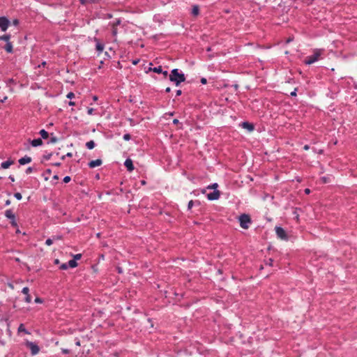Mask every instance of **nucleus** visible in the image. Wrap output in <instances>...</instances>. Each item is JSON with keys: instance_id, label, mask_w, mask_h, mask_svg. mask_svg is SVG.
Returning <instances> with one entry per match:
<instances>
[{"instance_id": "nucleus-43", "label": "nucleus", "mask_w": 357, "mask_h": 357, "mask_svg": "<svg viewBox=\"0 0 357 357\" xmlns=\"http://www.w3.org/2000/svg\"><path fill=\"white\" fill-rule=\"evenodd\" d=\"M20 22L17 19H15L13 21V24L15 26H17L19 24Z\"/></svg>"}, {"instance_id": "nucleus-51", "label": "nucleus", "mask_w": 357, "mask_h": 357, "mask_svg": "<svg viewBox=\"0 0 357 357\" xmlns=\"http://www.w3.org/2000/svg\"><path fill=\"white\" fill-rule=\"evenodd\" d=\"M73 156V153H68L66 155V157H68V158H71Z\"/></svg>"}, {"instance_id": "nucleus-14", "label": "nucleus", "mask_w": 357, "mask_h": 357, "mask_svg": "<svg viewBox=\"0 0 357 357\" xmlns=\"http://www.w3.org/2000/svg\"><path fill=\"white\" fill-rule=\"evenodd\" d=\"M14 163L13 160H6L1 163V168L8 169L11 165Z\"/></svg>"}, {"instance_id": "nucleus-33", "label": "nucleus", "mask_w": 357, "mask_h": 357, "mask_svg": "<svg viewBox=\"0 0 357 357\" xmlns=\"http://www.w3.org/2000/svg\"><path fill=\"white\" fill-rule=\"evenodd\" d=\"M71 180V178L69 176H66L63 178V181L66 183L70 182Z\"/></svg>"}, {"instance_id": "nucleus-61", "label": "nucleus", "mask_w": 357, "mask_h": 357, "mask_svg": "<svg viewBox=\"0 0 357 357\" xmlns=\"http://www.w3.org/2000/svg\"><path fill=\"white\" fill-rule=\"evenodd\" d=\"M75 344H76L77 346H79V345H80V342H79V340L76 341Z\"/></svg>"}, {"instance_id": "nucleus-36", "label": "nucleus", "mask_w": 357, "mask_h": 357, "mask_svg": "<svg viewBox=\"0 0 357 357\" xmlns=\"http://www.w3.org/2000/svg\"><path fill=\"white\" fill-rule=\"evenodd\" d=\"M193 205H194V202L192 200H190L188 204V209L190 210L192 208V207L193 206Z\"/></svg>"}, {"instance_id": "nucleus-56", "label": "nucleus", "mask_w": 357, "mask_h": 357, "mask_svg": "<svg viewBox=\"0 0 357 357\" xmlns=\"http://www.w3.org/2000/svg\"><path fill=\"white\" fill-rule=\"evenodd\" d=\"M170 91H171V89H170V87H167V88H166V89H165V92H167V93H169Z\"/></svg>"}, {"instance_id": "nucleus-59", "label": "nucleus", "mask_w": 357, "mask_h": 357, "mask_svg": "<svg viewBox=\"0 0 357 357\" xmlns=\"http://www.w3.org/2000/svg\"><path fill=\"white\" fill-rule=\"evenodd\" d=\"M93 100L94 101H96V100H98V96H93Z\"/></svg>"}, {"instance_id": "nucleus-2", "label": "nucleus", "mask_w": 357, "mask_h": 357, "mask_svg": "<svg viewBox=\"0 0 357 357\" xmlns=\"http://www.w3.org/2000/svg\"><path fill=\"white\" fill-rule=\"evenodd\" d=\"M240 226L245 229H248L249 225L252 222V220L249 215L243 213L238 217Z\"/></svg>"}, {"instance_id": "nucleus-46", "label": "nucleus", "mask_w": 357, "mask_h": 357, "mask_svg": "<svg viewBox=\"0 0 357 357\" xmlns=\"http://www.w3.org/2000/svg\"><path fill=\"white\" fill-rule=\"evenodd\" d=\"M8 178H9L12 182L15 181V178H14V176H12V175L9 176Z\"/></svg>"}, {"instance_id": "nucleus-30", "label": "nucleus", "mask_w": 357, "mask_h": 357, "mask_svg": "<svg viewBox=\"0 0 357 357\" xmlns=\"http://www.w3.org/2000/svg\"><path fill=\"white\" fill-rule=\"evenodd\" d=\"M53 239L52 238H47L45 241V244L48 246L52 245L53 243Z\"/></svg>"}, {"instance_id": "nucleus-37", "label": "nucleus", "mask_w": 357, "mask_h": 357, "mask_svg": "<svg viewBox=\"0 0 357 357\" xmlns=\"http://www.w3.org/2000/svg\"><path fill=\"white\" fill-rule=\"evenodd\" d=\"M10 224L14 227H16L17 226L15 218L13 219V220H10Z\"/></svg>"}, {"instance_id": "nucleus-53", "label": "nucleus", "mask_w": 357, "mask_h": 357, "mask_svg": "<svg viewBox=\"0 0 357 357\" xmlns=\"http://www.w3.org/2000/svg\"><path fill=\"white\" fill-rule=\"evenodd\" d=\"M35 301H36V303H41V302H42V301H41V299H40V298H36L35 299Z\"/></svg>"}, {"instance_id": "nucleus-64", "label": "nucleus", "mask_w": 357, "mask_h": 357, "mask_svg": "<svg viewBox=\"0 0 357 357\" xmlns=\"http://www.w3.org/2000/svg\"><path fill=\"white\" fill-rule=\"evenodd\" d=\"M292 40L291 38H288L287 40V43H290Z\"/></svg>"}, {"instance_id": "nucleus-22", "label": "nucleus", "mask_w": 357, "mask_h": 357, "mask_svg": "<svg viewBox=\"0 0 357 357\" xmlns=\"http://www.w3.org/2000/svg\"><path fill=\"white\" fill-rule=\"evenodd\" d=\"M95 142L93 140L89 141L86 143V146L89 149H93L95 147Z\"/></svg>"}, {"instance_id": "nucleus-10", "label": "nucleus", "mask_w": 357, "mask_h": 357, "mask_svg": "<svg viewBox=\"0 0 357 357\" xmlns=\"http://www.w3.org/2000/svg\"><path fill=\"white\" fill-rule=\"evenodd\" d=\"M22 292L26 295V297H25V301L28 303H31V296L29 294V289L27 287H25L22 289Z\"/></svg>"}, {"instance_id": "nucleus-26", "label": "nucleus", "mask_w": 357, "mask_h": 357, "mask_svg": "<svg viewBox=\"0 0 357 357\" xmlns=\"http://www.w3.org/2000/svg\"><path fill=\"white\" fill-rule=\"evenodd\" d=\"M18 332H24L26 334H29V333L26 330L23 324H20L18 327Z\"/></svg>"}, {"instance_id": "nucleus-7", "label": "nucleus", "mask_w": 357, "mask_h": 357, "mask_svg": "<svg viewBox=\"0 0 357 357\" xmlns=\"http://www.w3.org/2000/svg\"><path fill=\"white\" fill-rule=\"evenodd\" d=\"M220 196V193L219 190H214L212 192H210L207 195V198L209 200H216L218 199Z\"/></svg>"}, {"instance_id": "nucleus-62", "label": "nucleus", "mask_w": 357, "mask_h": 357, "mask_svg": "<svg viewBox=\"0 0 357 357\" xmlns=\"http://www.w3.org/2000/svg\"><path fill=\"white\" fill-rule=\"evenodd\" d=\"M269 261H268V264H270V265H271V264H272V262H273V260H272L271 259H269Z\"/></svg>"}, {"instance_id": "nucleus-34", "label": "nucleus", "mask_w": 357, "mask_h": 357, "mask_svg": "<svg viewBox=\"0 0 357 357\" xmlns=\"http://www.w3.org/2000/svg\"><path fill=\"white\" fill-rule=\"evenodd\" d=\"M33 167H28V168L26 169V172H26V174H29L32 173V172H33Z\"/></svg>"}, {"instance_id": "nucleus-32", "label": "nucleus", "mask_w": 357, "mask_h": 357, "mask_svg": "<svg viewBox=\"0 0 357 357\" xmlns=\"http://www.w3.org/2000/svg\"><path fill=\"white\" fill-rule=\"evenodd\" d=\"M68 268V265L66 263L61 264L60 266L61 270H66Z\"/></svg>"}, {"instance_id": "nucleus-38", "label": "nucleus", "mask_w": 357, "mask_h": 357, "mask_svg": "<svg viewBox=\"0 0 357 357\" xmlns=\"http://www.w3.org/2000/svg\"><path fill=\"white\" fill-rule=\"evenodd\" d=\"M112 27V35L113 36H116L117 35V28L116 27Z\"/></svg>"}, {"instance_id": "nucleus-9", "label": "nucleus", "mask_w": 357, "mask_h": 357, "mask_svg": "<svg viewBox=\"0 0 357 357\" xmlns=\"http://www.w3.org/2000/svg\"><path fill=\"white\" fill-rule=\"evenodd\" d=\"M102 163V161L101 159H97L95 160H91L89 162L88 165L90 168H95L96 167H98L101 165Z\"/></svg>"}, {"instance_id": "nucleus-45", "label": "nucleus", "mask_w": 357, "mask_h": 357, "mask_svg": "<svg viewBox=\"0 0 357 357\" xmlns=\"http://www.w3.org/2000/svg\"><path fill=\"white\" fill-rule=\"evenodd\" d=\"M218 187L217 183H213L212 185H209L208 188H216Z\"/></svg>"}, {"instance_id": "nucleus-39", "label": "nucleus", "mask_w": 357, "mask_h": 357, "mask_svg": "<svg viewBox=\"0 0 357 357\" xmlns=\"http://www.w3.org/2000/svg\"><path fill=\"white\" fill-rule=\"evenodd\" d=\"M74 97H75V94L73 92H70L67 95V98H70V99H72Z\"/></svg>"}, {"instance_id": "nucleus-15", "label": "nucleus", "mask_w": 357, "mask_h": 357, "mask_svg": "<svg viewBox=\"0 0 357 357\" xmlns=\"http://www.w3.org/2000/svg\"><path fill=\"white\" fill-rule=\"evenodd\" d=\"M33 146L36 147L43 144V140L40 138L34 139L31 142Z\"/></svg>"}, {"instance_id": "nucleus-47", "label": "nucleus", "mask_w": 357, "mask_h": 357, "mask_svg": "<svg viewBox=\"0 0 357 357\" xmlns=\"http://www.w3.org/2000/svg\"><path fill=\"white\" fill-rule=\"evenodd\" d=\"M182 94L181 90H177L176 91V96H181Z\"/></svg>"}, {"instance_id": "nucleus-24", "label": "nucleus", "mask_w": 357, "mask_h": 357, "mask_svg": "<svg viewBox=\"0 0 357 357\" xmlns=\"http://www.w3.org/2000/svg\"><path fill=\"white\" fill-rule=\"evenodd\" d=\"M121 19H116L114 21L110 22V25L114 27H116L118 25L121 24Z\"/></svg>"}, {"instance_id": "nucleus-63", "label": "nucleus", "mask_w": 357, "mask_h": 357, "mask_svg": "<svg viewBox=\"0 0 357 357\" xmlns=\"http://www.w3.org/2000/svg\"><path fill=\"white\" fill-rule=\"evenodd\" d=\"M269 261H268V264H270V265H271V264H272V262H273V260H272L271 259H269Z\"/></svg>"}, {"instance_id": "nucleus-11", "label": "nucleus", "mask_w": 357, "mask_h": 357, "mask_svg": "<svg viewBox=\"0 0 357 357\" xmlns=\"http://www.w3.org/2000/svg\"><path fill=\"white\" fill-rule=\"evenodd\" d=\"M31 160H31V157H29L28 155H25L24 157L21 158L20 159H19L18 162L21 165H24L26 164H28V163L31 162Z\"/></svg>"}, {"instance_id": "nucleus-50", "label": "nucleus", "mask_w": 357, "mask_h": 357, "mask_svg": "<svg viewBox=\"0 0 357 357\" xmlns=\"http://www.w3.org/2000/svg\"><path fill=\"white\" fill-rule=\"evenodd\" d=\"M310 189L306 188V189L305 190V194L308 195V194H310Z\"/></svg>"}, {"instance_id": "nucleus-17", "label": "nucleus", "mask_w": 357, "mask_h": 357, "mask_svg": "<svg viewBox=\"0 0 357 357\" xmlns=\"http://www.w3.org/2000/svg\"><path fill=\"white\" fill-rule=\"evenodd\" d=\"M4 49L5 50L8 52V53H12L13 52V45L12 43L10 42V43H7L4 47Z\"/></svg>"}, {"instance_id": "nucleus-19", "label": "nucleus", "mask_w": 357, "mask_h": 357, "mask_svg": "<svg viewBox=\"0 0 357 357\" xmlns=\"http://www.w3.org/2000/svg\"><path fill=\"white\" fill-rule=\"evenodd\" d=\"M199 13V8L197 5H195L192 9V14L195 16L198 15Z\"/></svg>"}, {"instance_id": "nucleus-60", "label": "nucleus", "mask_w": 357, "mask_h": 357, "mask_svg": "<svg viewBox=\"0 0 357 357\" xmlns=\"http://www.w3.org/2000/svg\"><path fill=\"white\" fill-rule=\"evenodd\" d=\"M162 73L165 75V77H166L168 74L167 71H164V72L162 71Z\"/></svg>"}, {"instance_id": "nucleus-3", "label": "nucleus", "mask_w": 357, "mask_h": 357, "mask_svg": "<svg viewBox=\"0 0 357 357\" xmlns=\"http://www.w3.org/2000/svg\"><path fill=\"white\" fill-rule=\"evenodd\" d=\"M321 55V50H317L312 55L307 56L304 61L306 65H310L318 61Z\"/></svg>"}, {"instance_id": "nucleus-8", "label": "nucleus", "mask_w": 357, "mask_h": 357, "mask_svg": "<svg viewBox=\"0 0 357 357\" xmlns=\"http://www.w3.org/2000/svg\"><path fill=\"white\" fill-rule=\"evenodd\" d=\"M124 165L127 168V170L130 172L134 170L135 167L133 165L132 160L130 158H127L124 162Z\"/></svg>"}, {"instance_id": "nucleus-57", "label": "nucleus", "mask_w": 357, "mask_h": 357, "mask_svg": "<svg viewBox=\"0 0 357 357\" xmlns=\"http://www.w3.org/2000/svg\"><path fill=\"white\" fill-rule=\"evenodd\" d=\"M178 122H179V121H178V119H174V120H173V123H174V124H177V123H178Z\"/></svg>"}, {"instance_id": "nucleus-52", "label": "nucleus", "mask_w": 357, "mask_h": 357, "mask_svg": "<svg viewBox=\"0 0 357 357\" xmlns=\"http://www.w3.org/2000/svg\"><path fill=\"white\" fill-rule=\"evenodd\" d=\"M10 201L9 199L6 200V203H5V205H6V206H8V205H10Z\"/></svg>"}, {"instance_id": "nucleus-35", "label": "nucleus", "mask_w": 357, "mask_h": 357, "mask_svg": "<svg viewBox=\"0 0 357 357\" xmlns=\"http://www.w3.org/2000/svg\"><path fill=\"white\" fill-rule=\"evenodd\" d=\"M123 139L126 140V141H128L131 138V136L130 134H125L123 137Z\"/></svg>"}, {"instance_id": "nucleus-29", "label": "nucleus", "mask_w": 357, "mask_h": 357, "mask_svg": "<svg viewBox=\"0 0 357 357\" xmlns=\"http://www.w3.org/2000/svg\"><path fill=\"white\" fill-rule=\"evenodd\" d=\"M14 197L17 199V200H20L22 199V195L21 193L20 192H15L14 194Z\"/></svg>"}, {"instance_id": "nucleus-20", "label": "nucleus", "mask_w": 357, "mask_h": 357, "mask_svg": "<svg viewBox=\"0 0 357 357\" xmlns=\"http://www.w3.org/2000/svg\"><path fill=\"white\" fill-rule=\"evenodd\" d=\"M96 50L98 52V53H101L104 50V45L98 42L96 45Z\"/></svg>"}, {"instance_id": "nucleus-48", "label": "nucleus", "mask_w": 357, "mask_h": 357, "mask_svg": "<svg viewBox=\"0 0 357 357\" xmlns=\"http://www.w3.org/2000/svg\"><path fill=\"white\" fill-rule=\"evenodd\" d=\"M7 98H7V96H4V97L3 98V99H1V100H0V102H4L7 100Z\"/></svg>"}, {"instance_id": "nucleus-27", "label": "nucleus", "mask_w": 357, "mask_h": 357, "mask_svg": "<svg viewBox=\"0 0 357 357\" xmlns=\"http://www.w3.org/2000/svg\"><path fill=\"white\" fill-rule=\"evenodd\" d=\"M150 70L156 73H161L162 72L161 66H158V67H155L153 68H150Z\"/></svg>"}, {"instance_id": "nucleus-55", "label": "nucleus", "mask_w": 357, "mask_h": 357, "mask_svg": "<svg viewBox=\"0 0 357 357\" xmlns=\"http://www.w3.org/2000/svg\"><path fill=\"white\" fill-rule=\"evenodd\" d=\"M53 165H54L56 167H59V166H61V162H55L53 164Z\"/></svg>"}, {"instance_id": "nucleus-25", "label": "nucleus", "mask_w": 357, "mask_h": 357, "mask_svg": "<svg viewBox=\"0 0 357 357\" xmlns=\"http://www.w3.org/2000/svg\"><path fill=\"white\" fill-rule=\"evenodd\" d=\"M58 141V138L56 136L53 135V133L51 134V137L50 140L47 142V144H54Z\"/></svg>"}, {"instance_id": "nucleus-16", "label": "nucleus", "mask_w": 357, "mask_h": 357, "mask_svg": "<svg viewBox=\"0 0 357 357\" xmlns=\"http://www.w3.org/2000/svg\"><path fill=\"white\" fill-rule=\"evenodd\" d=\"M82 5L93 4L99 3L100 0H79Z\"/></svg>"}, {"instance_id": "nucleus-28", "label": "nucleus", "mask_w": 357, "mask_h": 357, "mask_svg": "<svg viewBox=\"0 0 357 357\" xmlns=\"http://www.w3.org/2000/svg\"><path fill=\"white\" fill-rule=\"evenodd\" d=\"M53 241H59L63 239L62 235H55L52 236Z\"/></svg>"}, {"instance_id": "nucleus-49", "label": "nucleus", "mask_w": 357, "mask_h": 357, "mask_svg": "<svg viewBox=\"0 0 357 357\" xmlns=\"http://www.w3.org/2000/svg\"><path fill=\"white\" fill-rule=\"evenodd\" d=\"M303 149H304L305 150H306V151H307V150H309V149H310V146H309V145H307V144H306V145H305V146H304Z\"/></svg>"}, {"instance_id": "nucleus-31", "label": "nucleus", "mask_w": 357, "mask_h": 357, "mask_svg": "<svg viewBox=\"0 0 357 357\" xmlns=\"http://www.w3.org/2000/svg\"><path fill=\"white\" fill-rule=\"evenodd\" d=\"M52 155V153H48V154H47V155H43V158H44L45 160H50V159L51 158Z\"/></svg>"}, {"instance_id": "nucleus-21", "label": "nucleus", "mask_w": 357, "mask_h": 357, "mask_svg": "<svg viewBox=\"0 0 357 357\" xmlns=\"http://www.w3.org/2000/svg\"><path fill=\"white\" fill-rule=\"evenodd\" d=\"M40 135H41L43 139H47L49 137V133L45 130L43 129L40 131Z\"/></svg>"}, {"instance_id": "nucleus-40", "label": "nucleus", "mask_w": 357, "mask_h": 357, "mask_svg": "<svg viewBox=\"0 0 357 357\" xmlns=\"http://www.w3.org/2000/svg\"><path fill=\"white\" fill-rule=\"evenodd\" d=\"M81 257H82V255L81 254H77V255H74V259H75L76 261V260H78V259H81Z\"/></svg>"}, {"instance_id": "nucleus-42", "label": "nucleus", "mask_w": 357, "mask_h": 357, "mask_svg": "<svg viewBox=\"0 0 357 357\" xmlns=\"http://www.w3.org/2000/svg\"><path fill=\"white\" fill-rule=\"evenodd\" d=\"M93 111H94V109L93 108H89L87 113L89 115H92L93 114Z\"/></svg>"}, {"instance_id": "nucleus-41", "label": "nucleus", "mask_w": 357, "mask_h": 357, "mask_svg": "<svg viewBox=\"0 0 357 357\" xmlns=\"http://www.w3.org/2000/svg\"><path fill=\"white\" fill-rule=\"evenodd\" d=\"M61 351L64 354H68L70 352V351L69 349H62Z\"/></svg>"}, {"instance_id": "nucleus-58", "label": "nucleus", "mask_w": 357, "mask_h": 357, "mask_svg": "<svg viewBox=\"0 0 357 357\" xmlns=\"http://www.w3.org/2000/svg\"><path fill=\"white\" fill-rule=\"evenodd\" d=\"M75 105V102H73V101H70V102H69V105H70V106H73V105Z\"/></svg>"}, {"instance_id": "nucleus-12", "label": "nucleus", "mask_w": 357, "mask_h": 357, "mask_svg": "<svg viewBox=\"0 0 357 357\" xmlns=\"http://www.w3.org/2000/svg\"><path fill=\"white\" fill-rule=\"evenodd\" d=\"M242 127L245 129H247L250 132L254 130L255 129L254 125L248 121L243 122Z\"/></svg>"}, {"instance_id": "nucleus-1", "label": "nucleus", "mask_w": 357, "mask_h": 357, "mask_svg": "<svg viewBox=\"0 0 357 357\" xmlns=\"http://www.w3.org/2000/svg\"><path fill=\"white\" fill-rule=\"evenodd\" d=\"M169 80L175 83L176 86H178L181 82L185 80V77L183 73H179L177 68H174L171 71Z\"/></svg>"}, {"instance_id": "nucleus-4", "label": "nucleus", "mask_w": 357, "mask_h": 357, "mask_svg": "<svg viewBox=\"0 0 357 357\" xmlns=\"http://www.w3.org/2000/svg\"><path fill=\"white\" fill-rule=\"evenodd\" d=\"M275 230L276 234H277L278 238H280V239H282V240H287L288 239V236L287 235V233H286L285 230L282 227H279V226H276L275 228Z\"/></svg>"}, {"instance_id": "nucleus-18", "label": "nucleus", "mask_w": 357, "mask_h": 357, "mask_svg": "<svg viewBox=\"0 0 357 357\" xmlns=\"http://www.w3.org/2000/svg\"><path fill=\"white\" fill-rule=\"evenodd\" d=\"M10 38H11L10 34H5L3 36H0V40H3L6 43H10Z\"/></svg>"}, {"instance_id": "nucleus-44", "label": "nucleus", "mask_w": 357, "mask_h": 357, "mask_svg": "<svg viewBox=\"0 0 357 357\" xmlns=\"http://www.w3.org/2000/svg\"><path fill=\"white\" fill-rule=\"evenodd\" d=\"M201 83H202V84H206L207 83V79H206V78H204V77H202V78L201 79Z\"/></svg>"}, {"instance_id": "nucleus-23", "label": "nucleus", "mask_w": 357, "mask_h": 357, "mask_svg": "<svg viewBox=\"0 0 357 357\" xmlns=\"http://www.w3.org/2000/svg\"><path fill=\"white\" fill-rule=\"evenodd\" d=\"M68 267L75 268L77 266V263L75 259H71L68 262Z\"/></svg>"}, {"instance_id": "nucleus-6", "label": "nucleus", "mask_w": 357, "mask_h": 357, "mask_svg": "<svg viewBox=\"0 0 357 357\" xmlns=\"http://www.w3.org/2000/svg\"><path fill=\"white\" fill-rule=\"evenodd\" d=\"M26 344L27 347L30 349L32 355H36L39 352V347L36 343L28 342Z\"/></svg>"}, {"instance_id": "nucleus-5", "label": "nucleus", "mask_w": 357, "mask_h": 357, "mask_svg": "<svg viewBox=\"0 0 357 357\" xmlns=\"http://www.w3.org/2000/svg\"><path fill=\"white\" fill-rule=\"evenodd\" d=\"M10 25V21L6 17H0V29L6 31Z\"/></svg>"}, {"instance_id": "nucleus-13", "label": "nucleus", "mask_w": 357, "mask_h": 357, "mask_svg": "<svg viewBox=\"0 0 357 357\" xmlns=\"http://www.w3.org/2000/svg\"><path fill=\"white\" fill-rule=\"evenodd\" d=\"M5 216L10 220H13L15 218V215L11 209H8L5 211Z\"/></svg>"}, {"instance_id": "nucleus-54", "label": "nucleus", "mask_w": 357, "mask_h": 357, "mask_svg": "<svg viewBox=\"0 0 357 357\" xmlns=\"http://www.w3.org/2000/svg\"><path fill=\"white\" fill-rule=\"evenodd\" d=\"M296 95V89H295L293 92L291 93V96H294Z\"/></svg>"}]
</instances>
